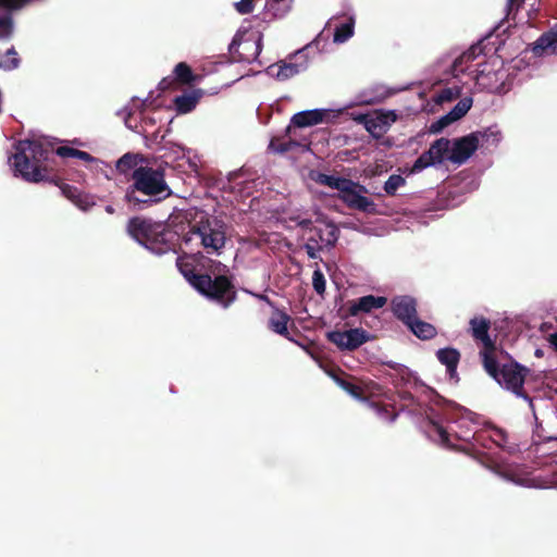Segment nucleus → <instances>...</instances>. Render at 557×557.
<instances>
[{"label": "nucleus", "instance_id": "obj_13", "mask_svg": "<svg viewBox=\"0 0 557 557\" xmlns=\"http://www.w3.org/2000/svg\"><path fill=\"white\" fill-rule=\"evenodd\" d=\"M309 47L297 51L288 61L268 67V73L278 81H287L306 71L309 66L307 50Z\"/></svg>", "mask_w": 557, "mask_h": 557}, {"label": "nucleus", "instance_id": "obj_51", "mask_svg": "<svg viewBox=\"0 0 557 557\" xmlns=\"http://www.w3.org/2000/svg\"><path fill=\"white\" fill-rule=\"evenodd\" d=\"M258 297H259L260 299L265 300V301H268V302H269V299H268V297H267V296H258Z\"/></svg>", "mask_w": 557, "mask_h": 557}, {"label": "nucleus", "instance_id": "obj_34", "mask_svg": "<svg viewBox=\"0 0 557 557\" xmlns=\"http://www.w3.org/2000/svg\"><path fill=\"white\" fill-rule=\"evenodd\" d=\"M18 59L14 48L9 49L5 53H0V69L13 70L17 67Z\"/></svg>", "mask_w": 557, "mask_h": 557}, {"label": "nucleus", "instance_id": "obj_2", "mask_svg": "<svg viewBox=\"0 0 557 557\" xmlns=\"http://www.w3.org/2000/svg\"><path fill=\"white\" fill-rule=\"evenodd\" d=\"M431 424L433 435L447 447L456 446L454 440L469 444L471 440L476 442L484 437V432L478 430L480 423L475 414L459 406L447 408L443 420H432Z\"/></svg>", "mask_w": 557, "mask_h": 557}, {"label": "nucleus", "instance_id": "obj_27", "mask_svg": "<svg viewBox=\"0 0 557 557\" xmlns=\"http://www.w3.org/2000/svg\"><path fill=\"white\" fill-rule=\"evenodd\" d=\"M61 190L64 196L71 199L82 210H88L95 203L90 196L83 195L78 193L76 188L69 185L62 186Z\"/></svg>", "mask_w": 557, "mask_h": 557}, {"label": "nucleus", "instance_id": "obj_45", "mask_svg": "<svg viewBox=\"0 0 557 557\" xmlns=\"http://www.w3.org/2000/svg\"><path fill=\"white\" fill-rule=\"evenodd\" d=\"M57 154L63 158H75V152H78L77 149L71 148V147H59L55 150Z\"/></svg>", "mask_w": 557, "mask_h": 557}, {"label": "nucleus", "instance_id": "obj_1", "mask_svg": "<svg viewBox=\"0 0 557 557\" xmlns=\"http://www.w3.org/2000/svg\"><path fill=\"white\" fill-rule=\"evenodd\" d=\"M481 49L471 47L457 57L451 64V75L460 79L463 85L474 82L479 90L499 92L503 89L506 74L503 72V61L494 55L488 61L480 60Z\"/></svg>", "mask_w": 557, "mask_h": 557}, {"label": "nucleus", "instance_id": "obj_39", "mask_svg": "<svg viewBox=\"0 0 557 557\" xmlns=\"http://www.w3.org/2000/svg\"><path fill=\"white\" fill-rule=\"evenodd\" d=\"M312 285L318 294H323L325 290V278L323 273L318 269L312 275Z\"/></svg>", "mask_w": 557, "mask_h": 557}, {"label": "nucleus", "instance_id": "obj_41", "mask_svg": "<svg viewBox=\"0 0 557 557\" xmlns=\"http://www.w3.org/2000/svg\"><path fill=\"white\" fill-rule=\"evenodd\" d=\"M305 249L307 251V255L310 259H317L318 252L322 250L323 248L320 247L315 240L313 239H307L305 244Z\"/></svg>", "mask_w": 557, "mask_h": 557}, {"label": "nucleus", "instance_id": "obj_47", "mask_svg": "<svg viewBox=\"0 0 557 557\" xmlns=\"http://www.w3.org/2000/svg\"><path fill=\"white\" fill-rule=\"evenodd\" d=\"M75 158L84 160V161H95V159L87 152L78 150L75 152Z\"/></svg>", "mask_w": 557, "mask_h": 557}, {"label": "nucleus", "instance_id": "obj_18", "mask_svg": "<svg viewBox=\"0 0 557 557\" xmlns=\"http://www.w3.org/2000/svg\"><path fill=\"white\" fill-rule=\"evenodd\" d=\"M472 103L473 100L471 97H463L447 114L441 116L436 122H434L431 125L430 131L432 133H440L451 123L460 120L471 109Z\"/></svg>", "mask_w": 557, "mask_h": 557}, {"label": "nucleus", "instance_id": "obj_50", "mask_svg": "<svg viewBox=\"0 0 557 557\" xmlns=\"http://www.w3.org/2000/svg\"><path fill=\"white\" fill-rule=\"evenodd\" d=\"M160 86H161V88H163V89H164V88H166V87H168V82H166V79H163V81L160 83Z\"/></svg>", "mask_w": 557, "mask_h": 557}, {"label": "nucleus", "instance_id": "obj_4", "mask_svg": "<svg viewBox=\"0 0 557 557\" xmlns=\"http://www.w3.org/2000/svg\"><path fill=\"white\" fill-rule=\"evenodd\" d=\"M15 153L9 159L15 176L29 183H39L47 178L44 165L53 152L52 148L41 139L20 140L14 146Z\"/></svg>", "mask_w": 557, "mask_h": 557}, {"label": "nucleus", "instance_id": "obj_6", "mask_svg": "<svg viewBox=\"0 0 557 557\" xmlns=\"http://www.w3.org/2000/svg\"><path fill=\"white\" fill-rule=\"evenodd\" d=\"M133 189L127 190L126 199L133 203H147V200H139L135 196V190L140 191L148 196H162L166 197L171 194L165 180L164 173L160 169L148 166H139L133 172Z\"/></svg>", "mask_w": 557, "mask_h": 557}, {"label": "nucleus", "instance_id": "obj_20", "mask_svg": "<svg viewBox=\"0 0 557 557\" xmlns=\"http://www.w3.org/2000/svg\"><path fill=\"white\" fill-rule=\"evenodd\" d=\"M332 377L336 382V384L342 387L347 394H349L351 397L363 400V395L369 394L371 396H375L380 394V387L379 385L374 383H366L362 386L356 385L354 383H350L348 381H345L344 379L333 374Z\"/></svg>", "mask_w": 557, "mask_h": 557}, {"label": "nucleus", "instance_id": "obj_9", "mask_svg": "<svg viewBox=\"0 0 557 557\" xmlns=\"http://www.w3.org/2000/svg\"><path fill=\"white\" fill-rule=\"evenodd\" d=\"M193 233L199 237L208 253L220 255L225 246L226 226L215 218L199 221Z\"/></svg>", "mask_w": 557, "mask_h": 557}, {"label": "nucleus", "instance_id": "obj_32", "mask_svg": "<svg viewBox=\"0 0 557 557\" xmlns=\"http://www.w3.org/2000/svg\"><path fill=\"white\" fill-rule=\"evenodd\" d=\"M190 153H191V150H189L185 147L175 145V146L169 148V151L164 154V157H166L168 159H171L173 161L181 160V159H187V162L189 163V165L191 168H196V163H193L190 160Z\"/></svg>", "mask_w": 557, "mask_h": 557}, {"label": "nucleus", "instance_id": "obj_29", "mask_svg": "<svg viewBox=\"0 0 557 557\" xmlns=\"http://www.w3.org/2000/svg\"><path fill=\"white\" fill-rule=\"evenodd\" d=\"M407 325L419 338L430 339L436 335V330L432 324L423 322L417 317H414Z\"/></svg>", "mask_w": 557, "mask_h": 557}, {"label": "nucleus", "instance_id": "obj_26", "mask_svg": "<svg viewBox=\"0 0 557 557\" xmlns=\"http://www.w3.org/2000/svg\"><path fill=\"white\" fill-rule=\"evenodd\" d=\"M355 18L352 16L345 17L344 21L334 25V42L343 44L354 35Z\"/></svg>", "mask_w": 557, "mask_h": 557}, {"label": "nucleus", "instance_id": "obj_17", "mask_svg": "<svg viewBox=\"0 0 557 557\" xmlns=\"http://www.w3.org/2000/svg\"><path fill=\"white\" fill-rule=\"evenodd\" d=\"M327 337L342 350H355L370 338L368 332L359 327L333 331L327 334Z\"/></svg>", "mask_w": 557, "mask_h": 557}, {"label": "nucleus", "instance_id": "obj_24", "mask_svg": "<svg viewBox=\"0 0 557 557\" xmlns=\"http://www.w3.org/2000/svg\"><path fill=\"white\" fill-rule=\"evenodd\" d=\"M438 361L447 369L450 379L457 377V366L459 363L460 354L455 348H442L436 352Z\"/></svg>", "mask_w": 557, "mask_h": 557}, {"label": "nucleus", "instance_id": "obj_46", "mask_svg": "<svg viewBox=\"0 0 557 557\" xmlns=\"http://www.w3.org/2000/svg\"><path fill=\"white\" fill-rule=\"evenodd\" d=\"M522 2H523V0H508V3H507L508 15L513 10H517L521 5Z\"/></svg>", "mask_w": 557, "mask_h": 557}, {"label": "nucleus", "instance_id": "obj_10", "mask_svg": "<svg viewBox=\"0 0 557 557\" xmlns=\"http://www.w3.org/2000/svg\"><path fill=\"white\" fill-rule=\"evenodd\" d=\"M159 228H161V225L140 218L132 219L127 225L128 234L139 244L144 245L157 255L164 253L169 250V246L164 243L159 246H154L156 242L153 237L160 233Z\"/></svg>", "mask_w": 557, "mask_h": 557}, {"label": "nucleus", "instance_id": "obj_12", "mask_svg": "<svg viewBox=\"0 0 557 557\" xmlns=\"http://www.w3.org/2000/svg\"><path fill=\"white\" fill-rule=\"evenodd\" d=\"M352 119L364 126V128L375 138L381 137L388 127L396 122L397 114L393 110L374 111L367 114H356Z\"/></svg>", "mask_w": 557, "mask_h": 557}, {"label": "nucleus", "instance_id": "obj_30", "mask_svg": "<svg viewBox=\"0 0 557 557\" xmlns=\"http://www.w3.org/2000/svg\"><path fill=\"white\" fill-rule=\"evenodd\" d=\"M480 432H484V437L476 441V444H482L485 446L484 441L488 438L496 446L506 449V434L503 430L498 428H487L486 430H480Z\"/></svg>", "mask_w": 557, "mask_h": 557}, {"label": "nucleus", "instance_id": "obj_43", "mask_svg": "<svg viewBox=\"0 0 557 557\" xmlns=\"http://www.w3.org/2000/svg\"><path fill=\"white\" fill-rule=\"evenodd\" d=\"M235 8L240 14L250 13L253 9V0H240L235 3Z\"/></svg>", "mask_w": 557, "mask_h": 557}, {"label": "nucleus", "instance_id": "obj_33", "mask_svg": "<svg viewBox=\"0 0 557 557\" xmlns=\"http://www.w3.org/2000/svg\"><path fill=\"white\" fill-rule=\"evenodd\" d=\"M461 95V87L453 86L442 89L436 94L434 101L438 104L450 102Z\"/></svg>", "mask_w": 557, "mask_h": 557}, {"label": "nucleus", "instance_id": "obj_8", "mask_svg": "<svg viewBox=\"0 0 557 557\" xmlns=\"http://www.w3.org/2000/svg\"><path fill=\"white\" fill-rule=\"evenodd\" d=\"M177 264L185 278L200 294L210 299L216 300L224 308L228 307L234 301L235 293L230 281L225 276H218L212 280L210 275H197L191 271L183 270L180 262Z\"/></svg>", "mask_w": 557, "mask_h": 557}, {"label": "nucleus", "instance_id": "obj_42", "mask_svg": "<svg viewBox=\"0 0 557 557\" xmlns=\"http://www.w3.org/2000/svg\"><path fill=\"white\" fill-rule=\"evenodd\" d=\"M30 0H0V8L8 10H17L23 8Z\"/></svg>", "mask_w": 557, "mask_h": 557}, {"label": "nucleus", "instance_id": "obj_3", "mask_svg": "<svg viewBox=\"0 0 557 557\" xmlns=\"http://www.w3.org/2000/svg\"><path fill=\"white\" fill-rule=\"evenodd\" d=\"M479 144L478 133H472L454 141L440 138L414 161L411 173H419L446 160L454 164H462L475 152Z\"/></svg>", "mask_w": 557, "mask_h": 557}, {"label": "nucleus", "instance_id": "obj_11", "mask_svg": "<svg viewBox=\"0 0 557 557\" xmlns=\"http://www.w3.org/2000/svg\"><path fill=\"white\" fill-rule=\"evenodd\" d=\"M297 224L305 230L304 237L306 240L313 239L323 249L333 247L338 239L339 231L333 223L320 222L311 226L309 220H300Z\"/></svg>", "mask_w": 557, "mask_h": 557}, {"label": "nucleus", "instance_id": "obj_5", "mask_svg": "<svg viewBox=\"0 0 557 557\" xmlns=\"http://www.w3.org/2000/svg\"><path fill=\"white\" fill-rule=\"evenodd\" d=\"M313 180L321 185L338 191V198L348 207L366 213L375 212V203L368 198V189L358 182L323 173H317Z\"/></svg>", "mask_w": 557, "mask_h": 557}, {"label": "nucleus", "instance_id": "obj_48", "mask_svg": "<svg viewBox=\"0 0 557 557\" xmlns=\"http://www.w3.org/2000/svg\"><path fill=\"white\" fill-rule=\"evenodd\" d=\"M548 343L554 348V350L557 352V332H555L548 336Z\"/></svg>", "mask_w": 557, "mask_h": 557}, {"label": "nucleus", "instance_id": "obj_19", "mask_svg": "<svg viewBox=\"0 0 557 557\" xmlns=\"http://www.w3.org/2000/svg\"><path fill=\"white\" fill-rule=\"evenodd\" d=\"M472 335L475 339L480 341L483 345V350L480 352L482 361H484V354L488 352L490 356L495 354L494 342L488 336L490 321L484 318H473L470 321Z\"/></svg>", "mask_w": 557, "mask_h": 557}, {"label": "nucleus", "instance_id": "obj_22", "mask_svg": "<svg viewBox=\"0 0 557 557\" xmlns=\"http://www.w3.org/2000/svg\"><path fill=\"white\" fill-rule=\"evenodd\" d=\"M393 312L408 324L416 317V302L408 296L396 297L393 299Z\"/></svg>", "mask_w": 557, "mask_h": 557}, {"label": "nucleus", "instance_id": "obj_35", "mask_svg": "<svg viewBox=\"0 0 557 557\" xmlns=\"http://www.w3.org/2000/svg\"><path fill=\"white\" fill-rule=\"evenodd\" d=\"M406 183L401 175H391L384 184V190L387 195H395L396 190Z\"/></svg>", "mask_w": 557, "mask_h": 557}, {"label": "nucleus", "instance_id": "obj_40", "mask_svg": "<svg viewBox=\"0 0 557 557\" xmlns=\"http://www.w3.org/2000/svg\"><path fill=\"white\" fill-rule=\"evenodd\" d=\"M480 137H485L486 141H491L492 144H498L500 141L502 135L497 128H488L483 134H479Z\"/></svg>", "mask_w": 557, "mask_h": 557}, {"label": "nucleus", "instance_id": "obj_14", "mask_svg": "<svg viewBox=\"0 0 557 557\" xmlns=\"http://www.w3.org/2000/svg\"><path fill=\"white\" fill-rule=\"evenodd\" d=\"M145 106L146 101L133 98L131 104L120 112L127 128L140 134L149 133V126L154 124V120L144 114L143 108Z\"/></svg>", "mask_w": 557, "mask_h": 557}, {"label": "nucleus", "instance_id": "obj_36", "mask_svg": "<svg viewBox=\"0 0 557 557\" xmlns=\"http://www.w3.org/2000/svg\"><path fill=\"white\" fill-rule=\"evenodd\" d=\"M13 33V22L9 13L0 15V39L9 38Z\"/></svg>", "mask_w": 557, "mask_h": 557}, {"label": "nucleus", "instance_id": "obj_37", "mask_svg": "<svg viewBox=\"0 0 557 557\" xmlns=\"http://www.w3.org/2000/svg\"><path fill=\"white\" fill-rule=\"evenodd\" d=\"M174 73L176 77L185 84L190 83L194 77L190 67L185 63H178L174 69Z\"/></svg>", "mask_w": 557, "mask_h": 557}, {"label": "nucleus", "instance_id": "obj_7", "mask_svg": "<svg viewBox=\"0 0 557 557\" xmlns=\"http://www.w3.org/2000/svg\"><path fill=\"white\" fill-rule=\"evenodd\" d=\"M483 366L486 372L492 377H494L502 387L510 391L519 397L524 398L530 403V406L532 407L531 399L522 391L527 375V369L521 368L517 363L504 364L500 369H498L495 354L490 356L488 352L484 354Z\"/></svg>", "mask_w": 557, "mask_h": 557}, {"label": "nucleus", "instance_id": "obj_28", "mask_svg": "<svg viewBox=\"0 0 557 557\" xmlns=\"http://www.w3.org/2000/svg\"><path fill=\"white\" fill-rule=\"evenodd\" d=\"M289 320H290V318L286 312L275 309L272 312V315L269 320V326L273 332H275L280 335H283V336H287V334H288L287 324H288Z\"/></svg>", "mask_w": 557, "mask_h": 557}, {"label": "nucleus", "instance_id": "obj_38", "mask_svg": "<svg viewBox=\"0 0 557 557\" xmlns=\"http://www.w3.org/2000/svg\"><path fill=\"white\" fill-rule=\"evenodd\" d=\"M289 11L281 10V1H275L274 5H270V1H265L264 4V14L270 15L271 17H283Z\"/></svg>", "mask_w": 557, "mask_h": 557}, {"label": "nucleus", "instance_id": "obj_49", "mask_svg": "<svg viewBox=\"0 0 557 557\" xmlns=\"http://www.w3.org/2000/svg\"><path fill=\"white\" fill-rule=\"evenodd\" d=\"M106 211H107L108 213L112 214V213L114 212V209H113V207H112V206H107V207H106Z\"/></svg>", "mask_w": 557, "mask_h": 557}, {"label": "nucleus", "instance_id": "obj_31", "mask_svg": "<svg viewBox=\"0 0 557 557\" xmlns=\"http://www.w3.org/2000/svg\"><path fill=\"white\" fill-rule=\"evenodd\" d=\"M141 162L143 158L139 154L125 153L116 161V170L120 173L126 174L131 170L135 171L138 169L140 166L139 163Z\"/></svg>", "mask_w": 557, "mask_h": 557}, {"label": "nucleus", "instance_id": "obj_44", "mask_svg": "<svg viewBox=\"0 0 557 557\" xmlns=\"http://www.w3.org/2000/svg\"><path fill=\"white\" fill-rule=\"evenodd\" d=\"M371 407L376 411L379 417L385 420L394 421L396 419V414H389L387 409H382L375 404H371Z\"/></svg>", "mask_w": 557, "mask_h": 557}, {"label": "nucleus", "instance_id": "obj_23", "mask_svg": "<svg viewBox=\"0 0 557 557\" xmlns=\"http://www.w3.org/2000/svg\"><path fill=\"white\" fill-rule=\"evenodd\" d=\"M386 302L387 299L386 297L383 296H363L352 302V305L350 306V313L352 315H356L359 312H370L373 309H380L384 307Z\"/></svg>", "mask_w": 557, "mask_h": 557}, {"label": "nucleus", "instance_id": "obj_21", "mask_svg": "<svg viewBox=\"0 0 557 557\" xmlns=\"http://www.w3.org/2000/svg\"><path fill=\"white\" fill-rule=\"evenodd\" d=\"M557 49V24L547 33L543 34L533 46V52L536 55H548L555 53Z\"/></svg>", "mask_w": 557, "mask_h": 557}, {"label": "nucleus", "instance_id": "obj_16", "mask_svg": "<svg viewBox=\"0 0 557 557\" xmlns=\"http://www.w3.org/2000/svg\"><path fill=\"white\" fill-rule=\"evenodd\" d=\"M261 39L258 34H251L243 39L236 36L230 46V51L237 54L238 61L253 62L261 52Z\"/></svg>", "mask_w": 557, "mask_h": 557}, {"label": "nucleus", "instance_id": "obj_15", "mask_svg": "<svg viewBox=\"0 0 557 557\" xmlns=\"http://www.w3.org/2000/svg\"><path fill=\"white\" fill-rule=\"evenodd\" d=\"M344 109H313L294 114L292 123L297 127H309L321 123H331L343 113Z\"/></svg>", "mask_w": 557, "mask_h": 557}, {"label": "nucleus", "instance_id": "obj_25", "mask_svg": "<svg viewBox=\"0 0 557 557\" xmlns=\"http://www.w3.org/2000/svg\"><path fill=\"white\" fill-rule=\"evenodd\" d=\"M201 97L202 91L200 89L191 90L189 92L176 97L174 100L176 111L181 114H185L193 111Z\"/></svg>", "mask_w": 557, "mask_h": 557}]
</instances>
